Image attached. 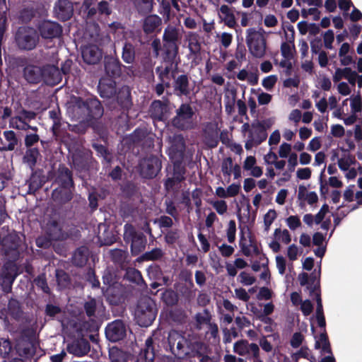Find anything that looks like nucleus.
<instances>
[{
    "mask_svg": "<svg viewBox=\"0 0 362 362\" xmlns=\"http://www.w3.org/2000/svg\"><path fill=\"white\" fill-rule=\"evenodd\" d=\"M240 246L243 253L247 257L257 255L259 252L257 242L251 237L248 240L246 238L241 239Z\"/></svg>",
    "mask_w": 362,
    "mask_h": 362,
    "instance_id": "5701e85b",
    "label": "nucleus"
},
{
    "mask_svg": "<svg viewBox=\"0 0 362 362\" xmlns=\"http://www.w3.org/2000/svg\"><path fill=\"white\" fill-rule=\"evenodd\" d=\"M276 268L281 274H284L286 272V259L281 256L278 255L276 257Z\"/></svg>",
    "mask_w": 362,
    "mask_h": 362,
    "instance_id": "052dcab7",
    "label": "nucleus"
},
{
    "mask_svg": "<svg viewBox=\"0 0 362 362\" xmlns=\"http://www.w3.org/2000/svg\"><path fill=\"white\" fill-rule=\"evenodd\" d=\"M102 307L103 305L100 302L93 298L88 300L84 304L86 313L90 317H95L96 313H99L102 310Z\"/></svg>",
    "mask_w": 362,
    "mask_h": 362,
    "instance_id": "c85d7f7f",
    "label": "nucleus"
},
{
    "mask_svg": "<svg viewBox=\"0 0 362 362\" xmlns=\"http://www.w3.org/2000/svg\"><path fill=\"white\" fill-rule=\"evenodd\" d=\"M233 351L240 356L251 354L253 357L257 358L259 349L256 344H249L245 340H240L234 344Z\"/></svg>",
    "mask_w": 362,
    "mask_h": 362,
    "instance_id": "2eb2a0df",
    "label": "nucleus"
},
{
    "mask_svg": "<svg viewBox=\"0 0 362 362\" xmlns=\"http://www.w3.org/2000/svg\"><path fill=\"white\" fill-rule=\"evenodd\" d=\"M208 202L213 206L219 215L225 214L228 211V205L223 199H211Z\"/></svg>",
    "mask_w": 362,
    "mask_h": 362,
    "instance_id": "2f4dec72",
    "label": "nucleus"
},
{
    "mask_svg": "<svg viewBox=\"0 0 362 362\" xmlns=\"http://www.w3.org/2000/svg\"><path fill=\"white\" fill-rule=\"evenodd\" d=\"M10 124L13 128L18 129L26 130L31 128L26 122L20 117H13L11 119Z\"/></svg>",
    "mask_w": 362,
    "mask_h": 362,
    "instance_id": "c03bdc74",
    "label": "nucleus"
},
{
    "mask_svg": "<svg viewBox=\"0 0 362 362\" xmlns=\"http://www.w3.org/2000/svg\"><path fill=\"white\" fill-rule=\"evenodd\" d=\"M242 132L247 136L245 148L249 150L264 141L267 136L266 131L259 123H253L251 125L245 123L242 126Z\"/></svg>",
    "mask_w": 362,
    "mask_h": 362,
    "instance_id": "423d86ee",
    "label": "nucleus"
},
{
    "mask_svg": "<svg viewBox=\"0 0 362 362\" xmlns=\"http://www.w3.org/2000/svg\"><path fill=\"white\" fill-rule=\"evenodd\" d=\"M163 255L161 250L155 248L150 252L144 253L139 257V261H154L160 258Z\"/></svg>",
    "mask_w": 362,
    "mask_h": 362,
    "instance_id": "72a5a7b5",
    "label": "nucleus"
},
{
    "mask_svg": "<svg viewBox=\"0 0 362 362\" xmlns=\"http://www.w3.org/2000/svg\"><path fill=\"white\" fill-rule=\"evenodd\" d=\"M286 41L282 42L281 45V57L280 62L278 63L275 59V65H279L281 68H292L295 65V52L294 45L295 32L293 28H288L285 31Z\"/></svg>",
    "mask_w": 362,
    "mask_h": 362,
    "instance_id": "f257e3e1",
    "label": "nucleus"
},
{
    "mask_svg": "<svg viewBox=\"0 0 362 362\" xmlns=\"http://www.w3.org/2000/svg\"><path fill=\"white\" fill-rule=\"evenodd\" d=\"M355 196V186L349 185L346 188L343 193L344 199L346 202H351L354 199Z\"/></svg>",
    "mask_w": 362,
    "mask_h": 362,
    "instance_id": "13d9d810",
    "label": "nucleus"
},
{
    "mask_svg": "<svg viewBox=\"0 0 362 362\" xmlns=\"http://www.w3.org/2000/svg\"><path fill=\"white\" fill-rule=\"evenodd\" d=\"M73 6L68 0L58 1L54 8L55 16L62 21L69 19L73 14Z\"/></svg>",
    "mask_w": 362,
    "mask_h": 362,
    "instance_id": "f3484780",
    "label": "nucleus"
},
{
    "mask_svg": "<svg viewBox=\"0 0 362 362\" xmlns=\"http://www.w3.org/2000/svg\"><path fill=\"white\" fill-rule=\"evenodd\" d=\"M220 127L216 121L207 123L204 129L206 144L211 148L217 146Z\"/></svg>",
    "mask_w": 362,
    "mask_h": 362,
    "instance_id": "ddd939ff",
    "label": "nucleus"
},
{
    "mask_svg": "<svg viewBox=\"0 0 362 362\" xmlns=\"http://www.w3.org/2000/svg\"><path fill=\"white\" fill-rule=\"evenodd\" d=\"M41 69H37V73L35 72V69H24V75L26 80L30 83H37L40 78Z\"/></svg>",
    "mask_w": 362,
    "mask_h": 362,
    "instance_id": "a19ab883",
    "label": "nucleus"
},
{
    "mask_svg": "<svg viewBox=\"0 0 362 362\" xmlns=\"http://www.w3.org/2000/svg\"><path fill=\"white\" fill-rule=\"evenodd\" d=\"M343 78L347 79L352 85L357 83L359 88L362 87V74L360 75L352 69H337L334 76V81H339Z\"/></svg>",
    "mask_w": 362,
    "mask_h": 362,
    "instance_id": "dca6fc26",
    "label": "nucleus"
},
{
    "mask_svg": "<svg viewBox=\"0 0 362 362\" xmlns=\"http://www.w3.org/2000/svg\"><path fill=\"white\" fill-rule=\"evenodd\" d=\"M168 107L160 101H154L151 106V115L154 119L163 120L167 117Z\"/></svg>",
    "mask_w": 362,
    "mask_h": 362,
    "instance_id": "a878e982",
    "label": "nucleus"
},
{
    "mask_svg": "<svg viewBox=\"0 0 362 362\" xmlns=\"http://www.w3.org/2000/svg\"><path fill=\"white\" fill-rule=\"evenodd\" d=\"M287 226L292 230H295L301 226L300 218L297 216H290L286 219Z\"/></svg>",
    "mask_w": 362,
    "mask_h": 362,
    "instance_id": "49530a36",
    "label": "nucleus"
},
{
    "mask_svg": "<svg viewBox=\"0 0 362 362\" xmlns=\"http://www.w3.org/2000/svg\"><path fill=\"white\" fill-rule=\"evenodd\" d=\"M180 37V30L176 27L170 25L165 28L163 41L165 59L173 61L176 57L178 52L177 42Z\"/></svg>",
    "mask_w": 362,
    "mask_h": 362,
    "instance_id": "20e7f679",
    "label": "nucleus"
},
{
    "mask_svg": "<svg viewBox=\"0 0 362 362\" xmlns=\"http://www.w3.org/2000/svg\"><path fill=\"white\" fill-rule=\"evenodd\" d=\"M287 164L288 170L292 172L298 165V155L296 153L293 152L287 158Z\"/></svg>",
    "mask_w": 362,
    "mask_h": 362,
    "instance_id": "680f3d73",
    "label": "nucleus"
},
{
    "mask_svg": "<svg viewBox=\"0 0 362 362\" xmlns=\"http://www.w3.org/2000/svg\"><path fill=\"white\" fill-rule=\"evenodd\" d=\"M321 148V140L320 137H314L313 138L308 145V150L312 152L317 151Z\"/></svg>",
    "mask_w": 362,
    "mask_h": 362,
    "instance_id": "69168bd1",
    "label": "nucleus"
},
{
    "mask_svg": "<svg viewBox=\"0 0 362 362\" xmlns=\"http://www.w3.org/2000/svg\"><path fill=\"white\" fill-rule=\"evenodd\" d=\"M302 250L296 245L292 244L287 248L286 255L290 261H295L298 259V256L301 255Z\"/></svg>",
    "mask_w": 362,
    "mask_h": 362,
    "instance_id": "e433bc0d",
    "label": "nucleus"
},
{
    "mask_svg": "<svg viewBox=\"0 0 362 362\" xmlns=\"http://www.w3.org/2000/svg\"><path fill=\"white\" fill-rule=\"evenodd\" d=\"M139 11H148L151 7V0H132Z\"/></svg>",
    "mask_w": 362,
    "mask_h": 362,
    "instance_id": "09e8293b",
    "label": "nucleus"
},
{
    "mask_svg": "<svg viewBox=\"0 0 362 362\" xmlns=\"http://www.w3.org/2000/svg\"><path fill=\"white\" fill-rule=\"evenodd\" d=\"M170 146L168 148V155L175 163L181 160L185 150V142L181 135H175L170 141Z\"/></svg>",
    "mask_w": 362,
    "mask_h": 362,
    "instance_id": "f8f14e48",
    "label": "nucleus"
},
{
    "mask_svg": "<svg viewBox=\"0 0 362 362\" xmlns=\"http://www.w3.org/2000/svg\"><path fill=\"white\" fill-rule=\"evenodd\" d=\"M243 168L247 171H250V174L255 177H259L263 173L262 168L256 165V158L254 156H247L244 163Z\"/></svg>",
    "mask_w": 362,
    "mask_h": 362,
    "instance_id": "393cba45",
    "label": "nucleus"
},
{
    "mask_svg": "<svg viewBox=\"0 0 362 362\" xmlns=\"http://www.w3.org/2000/svg\"><path fill=\"white\" fill-rule=\"evenodd\" d=\"M185 42L192 54H197L201 49L200 37L197 33L188 32L185 35Z\"/></svg>",
    "mask_w": 362,
    "mask_h": 362,
    "instance_id": "b1692460",
    "label": "nucleus"
},
{
    "mask_svg": "<svg viewBox=\"0 0 362 362\" xmlns=\"http://www.w3.org/2000/svg\"><path fill=\"white\" fill-rule=\"evenodd\" d=\"M110 357L112 362H126L124 354L117 349L112 350L110 354Z\"/></svg>",
    "mask_w": 362,
    "mask_h": 362,
    "instance_id": "603ef678",
    "label": "nucleus"
},
{
    "mask_svg": "<svg viewBox=\"0 0 362 362\" xmlns=\"http://www.w3.org/2000/svg\"><path fill=\"white\" fill-rule=\"evenodd\" d=\"M218 16L222 22L230 28L236 25L235 17L232 8L227 4L221 5L218 9Z\"/></svg>",
    "mask_w": 362,
    "mask_h": 362,
    "instance_id": "6ab92c4d",
    "label": "nucleus"
},
{
    "mask_svg": "<svg viewBox=\"0 0 362 362\" xmlns=\"http://www.w3.org/2000/svg\"><path fill=\"white\" fill-rule=\"evenodd\" d=\"M350 100L351 112L356 114L361 112L362 110V100L361 95H357L356 96L351 97Z\"/></svg>",
    "mask_w": 362,
    "mask_h": 362,
    "instance_id": "58836bf2",
    "label": "nucleus"
},
{
    "mask_svg": "<svg viewBox=\"0 0 362 362\" xmlns=\"http://www.w3.org/2000/svg\"><path fill=\"white\" fill-rule=\"evenodd\" d=\"M39 30L42 37L53 38L58 37L62 29L58 23L52 21H44L39 26Z\"/></svg>",
    "mask_w": 362,
    "mask_h": 362,
    "instance_id": "a211bd4d",
    "label": "nucleus"
},
{
    "mask_svg": "<svg viewBox=\"0 0 362 362\" xmlns=\"http://www.w3.org/2000/svg\"><path fill=\"white\" fill-rule=\"evenodd\" d=\"M194 112L188 105H182L177 110V115L173 120L175 127L185 129L192 127Z\"/></svg>",
    "mask_w": 362,
    "mask_h": 362,
    "instance_id": "1a4fd4ad",
    "label": "nucleus"
},
{
    "mask_svg": "<svg viewBox=\"0 0 362 362\" xmlns=\"http://www.w3.org/2000/svg\"><path fill=\"white\" fill-rule=\"evenodd\" d=\"M240 185L233 183L226 188L228 197H233L238 195L240 191Z\"/></svg>",
    "mask_w": 362,
    "mask_h": 362,
    "instance_id": "338daca9",
    "label": "nucleus"
},
{
    "mask_svg": "<svg viewBox=\"0 0 362 362\" xmlns=\"http://www.w3.org/2000/svg\"><path fill=\"white\" fill-rule=\"evenodd\" d=\"M298 199L307 202L309 204H313L317 202L318 197L315 192H309L305 186L300 185L298 191Z\"/></svg>",
    "mask_w": 362,
    "mask_h": 362,
    "instance_id": "bb28decb",
    "label": "nucleus"
},
{
    "mask_svg": "<svg viewBox=\"0 0 362 362\" xmlns=\"http://www.w3.org/2000/svg\"><path fill=\"white\" fill-rule=\"evenodd\" d=\"M277 214L275 210L274 209H269L266 214L264 216V224L265 227V230H268L272 224V223L274 221V220L276 218Z\"/></svg>",
    "mask_w": 362,
    "mask_h": 362,
    "instance_id": "ea45409f",
    "label": "nucleus"
},
{
    "mask_svg": "<svg viewBox=\"0 0 362 362\" xmlns=\"http://www.w3.org/2000/svg\"><path fill=\"white\" fill-rule=\"evenodd\" d=\"M274 235L275 238L284 244H288L291 241V236L287 229L276 228L274 230Z\"/></svg>",
    "mask_w": 362,
    "mask_h": 362,
    "instance_id": "473e14b6",
    "label": "nucleus"
},
{
    "mask_svg": "<svg viewBox=\"0 0 362 362\" xmlns=\"http://www.w3.org/2000/svg\"><path fill=\"white\" fill-rule=\"evenodd\" d=\"M100 95L103 98H110L116 93L115 83L112 79L102 78L98 84Z\"/></svg>",
    "mask_w": 362,
    "mask_h": 362,
    "instance_id": "4be33fe9",
    "label": "nucleus"
},
{
    "mask_svg": "<svg viewBox=\"0 0 362 362\" xmlns=\"http://www.w3.org/2000/svg\"><path fill=\"white\" fill-rule=\"evenodd\" d=\"M4 136L5 139L8 141L7 146H5L4 149L8 151L13 150L17 143L15 133L12 131H6L4 132Z\"/></svg>",
    "mask_w": 362,
    "mask_h": 362,
    "instance_id": "c9c22d12",
    "label": "nucleus"
},
{
    "mask_svg": "<svg viewBox=\"0 0 362 362\" xmlns=\"http://www.w3.org/2000/svg\"><path fill=\"white\" fill-rule=\"evenodd\" d=\"M299 307L305 316L309 315L313 310V305L309 300H303Z\"/></svg>",
    "mask_w": 362,
    "mask_h": 362,
    "instance_id": "bf43d9fd",
    "label": "nucleus"
},
{
    "mask_svg": "<svg viewBox=\"0 0 362 362\" xmlns=\"http://www.w3.org/2000/svg\"><path fill=\"white\" fill-rule=\"evenodd\" d=\"M187 78L185 76H181L176 81V87L180 90L181 93L186 94L187 91Z\"/></svg>",
    "mask_w": 362,
    "mask_h": 362,
    "instance_id": "3c124183",
    "label": "nucleus"
},
{
    "mask_svg": "<svg viewBox=\"0 0 362 362\" xmlns=\"http://www.w3.org/2000/svg\"><path fill=\"white\" fill-rule=\"evenodd\" d=\"M62 175L64 177L63 185L64 187H69L72 186L73 182L71 176V173L67 168L62 169Z\"/></svg>",
    "mask_w": 362,
    "mask_h": 362,
    "instance_id": "0e129e2a",
    "label": "nucleus"
},
{
    "mask_svg": "<svg viewBox=\"0 0 362 362\" xmlns=\"http://www.w3.org/2000/svg\"><path fill=\"white\" fill-rule=\"evenodd\" d=\"M331 160L337 162L342 171H346L355 163V158L349 151L344 148L332 150Z\"/></svg>",
    "mask_w": 362,
    "mask_h": 362,
    "instance_id": "9b49d317",
    "label": "nucleus"
},
{
    "mask_svg": "<svg viewBox=\"0 0 362 362\" xmlns=\"http://www.w3.org/2000/svg\"><path fill=\"white\" fill-rule=\"evenodd\" d=\"M233 165V160L230 158H225L221 163L222 173L226 175L230 176L232 174Z\"/></svg>",
    "mask_w": 362,
    "mask_h": 362,
    "instance_id": "de8ad7c7",
    "label": "nucleus"
},
{
    "mask_svg": "<svg viewBox=\"0 0 362 362\" xmlns=\"http://www.w3.org/2000/svg\"><path fill=\"white\" fill-rule=\"evenodd\" d=\"M156 310L153 300L150 298H141L134 312L135 320L141 327H148L155 320Z\"/></svg>",
    "mask_w": 362,
    "mask_h": 362,
    "instance_id": "7ed1b4c3",
    "label": "nucleus"
},
{
    "mask_svg": "<svg viewBox=\"0 0 362 362\" xmlns=\"http://www.w3.org/2000/svg\"><path fill=\"white\" fill-rule=\"evenodd\" d=\"M105 333L109 340L117 341L124 338L126 329L123 322L117 320L107 325Z\"/></svg>",
    "mask_w": 362,
    "mask_h": 362,
    "instance_id": "4468645a",
    "label": "nucleus"
},
{
    "mask_svg": "<svg viewBox=\"0 0 362 362\" xmlns=\"http://www.w3.org/2000/svg\"><path fill=\"white\" fill-rule=\"evenodd\" d=\"M67 350L70 354L81 356L89 351L90 346L88 341L82 338L68 344Z\"/></svg>",
    "mask_w": 362,
    "mask_h": 362,
    "instance_id": "412c9836",
    "label": "nucleus"
},
{
    "mask_svg": "<svg viewBox=\"0 0 362 362\" xmlns=\"http://www.w3.org/2000/svg\"><path fill=\"white\" fill-rule=\"evenodd\" d=\"M263 29L249 28L246 30V43L250 52L256 57L264 55L267 42Z\"/></svg>",
    "mask_w": 362,
    "mask_h": 362,
    "instance_id": "f03ea898",
    "label": "nucleus"
},
{
    "mask_svg": "<svg viewBox=\"0 0 362 362\" xmlns=\"http://www.w3.org/2000/svg\"><path fill=\"white\" fill-rule=\"evenodd\" d=\"M312 171L309 168H298L296 170V177L299 180H309L311 177Z\"/></svg>",
    "mask_w": 362,
    "mask_h": 362,
    "instance_id": "6e6d98bb",
    "label": "nucleus"
},
{
    "mask_svg": "<svg viewBox=\"0 0 362 362\" xmlns=\"http://www.w3.org/2000/svg\"><path fill=\"white\" fill-rule=\"evenodd\" d=\"M141 175L146 178L155 177L161 168V163L158 158L148 156L144 158L139 164Z\"/></svg>",
    "mask_w": 362,
    "mask_h": 362,
    "instance_id": "9d476101",
    "label": "nucleus"
},
{
    "mask_svg": "<svg viewBox=\"0 0 362 362\" xmlns=\"http://www.w3.org/2000/svg\"><path fill=\"white\" fill-rule=\"evenodd\" d=\"M264 24L267 28H274L277 25L278 20L274 15L268 14L264 19Z\"/></svg>",
    "mask_w": 362,
    "mask_h": 362,
    "instance_id": "774afa93",
    "label": "nucleus"
},
{
    "mask_svg": "<svg viewBox=\"0 0 362 362\" xmlns=\"http://www.w3.org/2000/svg\"><path fill=\"white\" fill-rule=\"evenodd\" d=\"M293 146L291 144L287 142H283L279 148L278 155L281 158H286L289 155H291L292 151Z\"/></svg>",
    "mask_w": 362,
    "mask_h": 362,
    "instance_id": "4c0bfd02",
    "label": "nucleus"
},
{
    "mask_svg": "<svg viewBox=\"0 0 362 362\" xmlns=\"http://www.w3.org/2000/svg\"><path fill=\"white\" fill-rule=\"evenodd\" d=\"M310 351L307 346H302L300 350L291 354V358L297 362L300 358H309Z\"/></svg>",
    "mask_w": 362,
    "mask_h": 362,
    "instance_id": "79ce46f5",
    "label": "nucleus"
},
{
    "mask_svg": "<svg viewBox=\"0 0 362 362\" xmlns=\"http://www.w3.org/2000/svg\"><path fill=\"white\" fill-rule=\"evenodd\" d=\"M236 225L233 220L229 221L227 228V239L229 243H233L235 239Z\"/></svg>",
    "mask_w": 362,
    "mask_h": 362,
    "instance_id": "a18cd8bd",
    "label": "nucleus"
},
{
    "mask_svg": "<svg viewBox=\"0 0 362 362\" xmlns=\"http://www.w3.org/2000/svg\"><path fill=\"white\" fill-rule=\"evenodd\" d=\"M82 57L87 64L94 65L101 59V52L96 46H87L82 50Z\"/></svg>",
    "mask_w": 362,
    "mask_h": 362,
    "instance_id": "aec40b11",
    "label": "nucleus"
},
{
    "mask_svg": "<svg viewBox=\"0 0 362 362\" xmlns=\"http://www.w3.org/2000/svg\"><path fill=\"white\" fill-rule=\"evenodd\" d=\"M124 238L127 241H131V250L134 255L141 252L146 243L144 235L141 233H136L130 225H125Z\"/></svg>",
    "mask_w": 362,
    "mask_h": 362,
    "instance_id": "6e6552de",
    "label": "nucleus"
},
{
    "mask_svg": "<svg viewBox=\"0 0 362 362\" xmlns=\"http://www.w3.org/2000/svg\"><path fill=\"white\" fill-rule=\"evenodd\" d=\"M316 295V300H317V308H316V318L317 320V323L320 327H325V319L323 314L322 304V300L320 298V295L318 291H315Z\"/></svg>",
    "mask_w": 362,
    "mask_h": 362,
    "instance_id": "7c9ffc66",
    "label": "nucleus"
},
{
    "mask_svg": "<svg viewBox=\"0 0 362 362\" xmlns=\"http://www.w3.org/2000/svg\"><path fill=\"white\" fill-rule=\"evenodd\" d=\"M304 341V336L300 332H296L291 339V345L293 348H298Z\"/></svg>",
    "mask_w": 362,
    "mask_h": 362,
    "instance_id": "864d4df0",
    "label": "nucleus"
},
{
    "mask_svg": "<svg viewBox=\"0 0 362 362\" xmlns=\"http://www.w3.org/2000/svg\"><path fill=\"white\" fill-rule=\"evenodd\" d=\"M239 278L240 283L245 286H250L255 281V278L254 276L245 272L240 274Z\"/></svg>",
    "mask_w": 362,
    "mask_h": 362,
    "instance_id": "4d7b16f0",
    "label": "nucleus"
},
{
    "mask_svg": "<svg viewBox=\"0 0 362 362\" xmlns=\"http://www.w3.org/2000/svg\"><path fill=\"white\" fill-rule=\"evenodd\" d=\"M329 212V206L324 204L320 211L315 216V223L319 224L325 218L326 214Z\"/></svg>",
    "mask_w": 362,
    "mask_h": 362,
    "instance_id": "e2e57ef3",
    "label": "nucleus"
},
{
    "mask_svg": "<svg viewBox=\"0 0 362 362\" xmlns=\"http://www.w3.org/2000/svg\"><path fill=\"white\" fill-rule=\"evenodd\" d=\"M315 348L321 349L322 354H331L330 345L325 333H322L319 337H315Z\"/></svg>",
    "mask_w": 362,
    "mask_h": 362,
    "instance_id": "cd10ccee",
    "label": "nucleus"
},
{
    "mask_svg": "<svg viewBox=\"0 0 362 362\" xmlns=\"http://www.w3.org/2000/svg\"><path fill=\"white\" fill-rule=\"evenodd\" d=\"M127 276L129 279L136 284H139L142 279L141 273L134 269H128L127 272Z\"/></svg>",
    "mask_w": 362,
    "mask_h": 362,
    "instance_id": "5fc2aeb1",
    "label": "nucleus"
},
{
    "mask_svg": "<svg viewBox=\"0 0 362 362\" xmlns=\"http://www.w3.org/2000/svg\"><path fill=\"white\" fill-rule=\"evenodd\" d=\"M334 40V34L332 30H328L323 35V42L327 49H332V43Z\"/></svg>",
    "mask_w": 362,
    "mask_h": 362,
    "instance_id": "8fccbe9b",
    "label": "nucleus"
},
{
    "mask_svg": "<svg viewBox=\"0 0 362 362\" xmlns=\"http://www.w3.org/2000/svg\"><path fill=\"white\" fill-rule=\"evenodd\" d=\"M216 37L219 40L221 44L227 48L230 46L233 40V35L230 33L223 32L221 34H217Z\"/></svg>",
    "mask_w": 362,
    "mask_h": 362,
    "instance_id": "37998d69",
    "label": "nucleus"
},
{
    "mask_svg": "<svg viewBox=\"0 0 362 362\" xmlns=\"http://www.w3.org/2000/svg\"><path fill=\"white\" fill-rule=\"evenodd\" d=\"M16 42L22 49L30 50L35 47L38 35L36 30L30 27H21L16 34Z\"/></svg>",
    "mask_w": 362,
    "mask_h": 362,
    "instance_id": "0eeeda50",
    "label": "nucleus"
},
{
    "mask_svg": "<svg viewBox=\"0 0 362 362\" xmlns=\"http://www.w3.org/2000/svg\"><path fill=\"white\" fill-rule=\"evenodd\" d=\"M168 342L173 353L179 357L194 355V346L184 336L176 331L170 332Z\"/></svg>",
    "mask_w": 362,
    "mask_h": 362,
    "instance_id": "39448f33",
    "label": "nucleus"
},
{
    "mask_svg": "<svg viewBox=\"0 0 362 362\" xmlns=\"http://www.w3.org/2000/svg\"><path fill=\"white\" fill-rule=\"evenodd\" d=\"M122 59L128 64L133 62L134 59V49L132 45L126 43L123 47Z\"/></svg>",
    "mask_w": 362,
    "mask_h": 362,
    "instance_id": "f704fd0d",
    "label": "nucleus"
},
{
    "mask_svg": "<svg viewBox=\"0 0 362 362\" xmlns=\"http://www.w3.org/2000/svg\"><path fill=\"white\" fill-rule=\"evenodd\" d=\"M161 23V19L155 15L146 18L144 23V30L146 33H153Z\"/></svg>",
    "mask_w": 362,
    "mask_h": 362,
    "instance_id": "c756f323",
    "label": "nucleus"
}]
</instances>
